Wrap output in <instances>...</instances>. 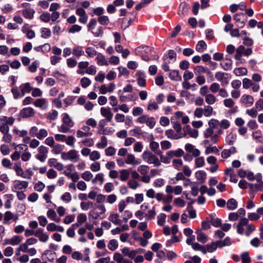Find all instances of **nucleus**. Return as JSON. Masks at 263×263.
I'll return each instance as SVG.
<instances>
[{
	"label": "nucleus",
	"mask_w": 263,
	"mask_h": 263,
	"mask_svg": "<svg viewBox=\"0 0 263 263\" xmlns=\"http://www.w3.org/2000/svg\"><path fill=\"white\" fill-rule=\"evenodd\" d=\"M12 132L15 134L16 136H17L20 137H24L27 136L28 134V132L26 130H20L17 127H15L12 129Z\"/></svg>",
	"instance_id": "4d7b16f0"
},
{
	"label": "nucleus",
	"mask_w": 263,
	"mask_h": 263,
	"mask_svg": "<svg viewBox=\"0 0 263 263\" xmlns=\"http://www.w3.org/2000/svg\"><path fill=\"white\" fill-rule=\"evenodd\" d=\"M23 240V237L20 236L15 235L11 239H8L6 243L16 246L20 244Z\"/></svg>",
	"instance_id": "473e14b6"
},
{
	"label": "nucleus",
	"mask_w": 263,
	"mask_h": 263,
	"mask_svg": "<svg viewBox=\"0 0 263 263\" xmlns=\"http://www.w3.org/2000/svg\"><path fill=\"white\" fill-rule=\"evenodd\" d=\"M246 177L248 180L251 181L255 180L256 181H260L262 178V175L260 173H258L256 175H254L253 173L249 172L247 173Z\"/></svg>",
	"instance_id": "72a5a7b5"
},
{
	"label": "nucleus",
	"mask_w": 263,
	"mask_h": 263,
	"mask_svg": "<svg viewBox=\"0 0 263 263\" xmlns=\"http://www.w3.org/2000/svg\"><path fill=\"white\" fill-rule=\"evenodd\" d=\"M92 177V174L89 171H86L81 174V178L86 181H89Z\"/></svg>",
	"instance_id": "774afa93"
},
{
	"label": "nucleus",
	"mask_w": 263,
	"mask_h": 263,
	"mask_svg": "<svg viewBox=\"0 0 263 263\" xmlns=\"http://www.w3.org/2000/svg\"><path fill=\"white\" fill-rule=\"evenodd\" d=\"M20 89L22 92V96H24L25 93H29L32 90V87L30 84L27 82L21 85Z\"/></svg>",
	"instance_id": "c85d7f7f"
},
{
	"label": "nucleus",
	"mask_w": 263,
	"mask_h": 263,
	"mask_svg": "<svg viewBox=\"0 0 263 263\" xmlns=\"http://www.w3.org/2000/svg\"><path fill=\"white\" fill-rule=\"evenodd\" d=\"M169 77L172 80L175 81H180L182 79L179 71L177 70H171L169 73Z\"/></svg>",
	"instance_id": "2f4dec72"
},
{
	"label": "nucleus",
	"mask_w": 263,
	"mask_h": 263,
	"mask_svg": "<svg viewBox=\"0 0 263 263\" xmlns=\"http://www.w3.org/2000/svg\"><path fill=\"white\" fill-rule=\"evenodd\" d=\"M15 118L13 117L6 116H0V132L9 130V126L12 125L15 122Z\"/></svg>",
	"instance_id": "423d86ee"
},
{
	"label": "nucleus",
	"mask_w": 263,
	"mask_h": 263,
	"mask_svg": "<svg viewBox=\"0 0 263 263\" xmlns=\"http://www.w3.org/2000/svg\"><path fill=\"white\" fill-rule=\"evenodd\" d=\"M35 111L32 107H28L23 108L20 111V116L23 118L33 117Z\"/></svg>",
	"instance_id": "2eb2a0df"
},
{
	"label": "nucleus",
	"mask_w": 263,
	"mask_h": 263,
	"mask_svg": "<svg viewBox=\"0 0 263 263\" xmlns=\"http://www.w3.org/2000/svg\"><path fill=\"white\" fill-rule=\"evenodd\" d=\"M33 104L36 107L45 109L48 107V103L46 99L44 98H39L34 101Z\"/></svg>",
	"instance_id": "aec40b11"
},
{
	"label": "nucleus",
	"mask_w": 263,
	"mask_h": 263,
	"mask_svg": "<svg viewBox=\"0 0 263 263\" xmlns=\"http://www.w3.org/2000/svg\"><path fill=\"white\" fill-rule=\"evenodd\" d=\"M137 74L138 76L137 79L138 84L140 86L145 87L146 85V80L145 79L144 74L141 71H138Z\"/></svg>",
	"instance_id": "f704fd0d"
},
{
	"label": "nucleus",
	"mask_w": 263,
	"mask_h": 263,
	"mask_svg": "<svg viewBox=\"0 0 263 263\" xmlns=\"http://www.w3.org/2000/svg\"><path fill=\"white\" fill-rule=\"evenodd\" d=\"M173 166L176 170L180 171L183 167V161L180 159H174L172 161Z\"/></svg>",
	"instance_id": "49530a36"
},
{
	"label": "nucleus",
	"mask_w": 263,
	"mask_h": 263,
	"mask_svg": "<svg viewBox=\"0 0 263 263\" xmlns=\"http://www.w3.org/2000/svg\"><path fill=\"white\" fill-rule=\"evenodd\" d=\"M58 116V112L55 110H51L46 115V118L50 121L55 120Z\"/></svg>",
	"instance_id": "6e6d98bb"
},
{
	"label": "nucleus",
	"mask_w": 263,
	"mask_h": 263,
	"mask_svg": "<svg viewBox=\"0 0 263 263\" xmlns=\"http://www.w3.org/2000/svg\"><path fill=\"white\" fill-rule=\"evenodd\" d=\"M220 65L224 70L229 71L232 69V61L226 58L222 61Z\"/></svg>",
	"instance_id": "393cba45"
},
{
	"label": "nucleus",
	"mask_w": 263,
	"mask_h": 263,
	"mask_svg": "<svg viewBox=\"0 0 263 263\" xmlns=\"http://www.w3.org/2000/svg\"><path fill=\"white\" fill-rule=\"evenodd\" d=\"M125 163L127 164L137 165L140 164V159H137L132 154H127L125 159Z\"/></svg>",
	"instance_id": "4468645a"
},
{
	"label": "nucleus",
	"mask_w": 263,
	"mask_h": 263,
	"mask_svg": "<svg viewBox=\"0 0 263 263\" xmlns=\"http://www.w3.org/2000/svg\"><path fill=\"white\" fill-rule=\"evenodd\" d=\"M254 100L252 96L249 95H243L240 99V102L246 106H251L254 103Z\"/></svg>",
	"instance_id": "6ab92c4d"
},
{
	"label": "nucleus",
	"mask_w": 263,
	"mask_h": 263,
	"mask_svg": "<svg viewBox=\"0 0 263 263\" xmlns=\"http://www.w3.org/2000/svg\"><path fill=\"white\" fill-rule=\"evenodd\" d=\"M203 115L205 117H211L213 113V108L210 105H206L202 108Z\"/></svg>",
	"instance_id": "3c124183"
},
{
	"label": "nucleus",
	"mask_w": 263,
	"mask_h": 263,
	"mask_svg": "<svg viewBox=\"0 0 263 263\" xmlns=\"http://www.w3.org/2000/svg\"><path fill=\"white\" fill-rule=\"evenodd\" d=\"M209 127L206 129L204 133V137L205 138H210V141L212 143H217L221 135L223 134L222 129H227L230 126V123L227 119H223L220 122L217 120L212 119L208 122Z\"/></svg>",
	"instance_id": "f257e3e1"
},
{
	"label": "nucleus",
	"mask_w": 263,
	"mask_h": 263,
	"mask_svg": "<svg viewBox=\"0 0 263 263\" xmlns=\"http://www.w3.org/2000/svg\"><path fill=\"white\" fill-rule=\"evenodd\" d=\"M108 220L114 224L118 225L121 222V220L119 218V216L117 214H111L108 217Z\"/></svg>",
	"instance_id": "ea45409f"
},
{
	"label": "nucleus",
	"mask_w": 263,
	"mask_h": 263,
	"mask_svg": "<svg viewBox=\"0 0 263 263\" xmlns=\"http://www.w3.org/2000/svg\"><path fill=\"white\" fill-rule=\"evenodd\" d=\"M192 248L195 251H200L203 254H206L205 248L197 242H194L192 245Z\"/></svg>",
	"instance_id": "e2e57ef3"
},
{
	"label": "nucleus",
	"mask_w": 263,
	"mask_h": 263,
	"mask_svg": "<svg viewBox=\"0 0 263 263\" xmlns=\"http://www.w3.org/2000/svg\"><path fill=\"white\" fill-rule=\"evenodd\" d=\"M204 247L205 248L206 253L207 252L212 253L217 249V245L215 241H213L204 246Z\"/></svg>",
	"instance_id": "864d4df0"
},
{
	"label": "nucleus",
	"mask_w": 263,
	"mask_h": 263,
	"mask_svg": "<svg viewBox=\"0 0 263 263\" xmlns=\"http://www.w3.org/2000/svg\"><path fill=\"white\" fill-rule=\"evenodd\" d=\"M45 259L50 262H53L56 257V253L50 250H47L45 251L43 254Z\"/></svg>",
	"instance_id": "412c9836"
},
{
	"label": "nucleus",
	"mask_w": 263,
	"mask_h": 263,
	"mask_svg": "<svg viewBox=\"0 0 263 263\" xmlns=\"http://www.w3.org/2000/svg\"><path fill=\"white\" fill-rule=\"evenodd\" d=\"M97 64L100 66H108L109 62L105 58V56L101 53L97 54L96 58Z\"/></svg>",
	"instance_id": "5701e85b"
},
{
	"label": "nucleus",
	"mask_w": 263,
	"mask_h": 263,
	"mask_svg": "<svg viewBox=\"0 0 263 263\" xmlns=\"http://www.w3.org/2000/svg\"><path fill=\"white\" fill-rule=\"evenodd\" d=\"M236 138V135L235 133L231 132L229 133L226 138V141L229 145H232L234 143Z\"/></svg>",
	"instance_id": "37998d69"
},
{
	"label": "nucleus",
	"mask_w": 263,
	"mask_h": 263,
	"mask_svg": "<svg viewBox=\"0 0 263 263\" xmlns=\"http://www.w3.org/2000/svg\"><path fill=\"white\" fill-rule=\"evenodd\" d=\"M85 52L87 54V57L88 58H93L97 55L96 50L92 47H88L85 49Z\"/></svg>",
	"instance_id": "5fc2aeb1"
},
{
	"label": "nucleus",
	"mask_w": 263,
	"mask_h": 263,
	"mask_svg": "<svg viewBox=\"0 0 263 263\" xmlns=\"http://www.w3.org/2000/svg\"><path fill=\"white\" fill-rule=\"evenodd\" d=\"M165 135L169 139H178L181 138L177 134L175 133L173 129H169L165 131Z\"/></svg>",
	"instance_id": "de8ad7c7"
},
{
	"label": "nucleus",
	"mask_w": 263,
	"mask_h": 263,
	"mask_svg": "<svg viewBox=\"0 0 263 263\" xmlns=\"http://www.w3.org/2000/svg\"><path fill=\"white\" fill-rule=\"evenodd\" d=\"M215 78L217 81L220 82L222 86H226L229 84L231 77L228 73L217 71L215 74Z\"/></svg>",
	"instance_id": "6e6552de"
},
{
	"label": "nucleus",
	"mask_w": 263,
	"mask_h": 263,
	"mask_svg": "<svg viewBox=\"0 0 263 263\" xmlns=\"http://www.w3.org/2000/svg\"><path fill=\"white\" fill-rule=\"evenodd\" d=\"M35 11L33 8L24 9L22 11V15L27 19L31 20L33 18Z\"/></svg>",
	"instance_id": "bb28decb"
},
{
	"label": "nucleus",
	"mask_w": 263,
	"mask_h": 263,
	"mask_svg": "<svg viewBox=\"0 0 263 263\" xmlns=\"http://www.w3.org/2000/svg\"><path fill=\"white\" fill-rule=\"evenodd\" d=\"M47 217L56 222H60L61 218L57 216L56 212L52 209H49L47 212Z\"/></svg>",
	"instance_id": "7c9ffc66"
},
{
	"label": "nucleus",
	"mask_w": 263,
	"mask_h": 263,
	"mask_svg": "<svg viewBox=\"0 0 263 263\" xmlns=\"http://www.w3.org/2000/svg\"><path fill=\"white\" fill-rule=\"evenodd\" d=\"M236 152V149L234 146H232L229 149H224L221 152V157L224 159H227L232 155L235 154Z\"/></svg>",
	"instance_id": "4be33fe9"
},
{
	"label": "nucleus",
	"mask_w": 263,
	"mask_h": 263,
	"mask_svg": "<svg viewBox=\"0 0 263 263\" xmlns=\"http://www.w3.org/2000/svg\"><path fill=\"white\" fill-rule=\"evenodd\" d=\"M97 25V20L95 18H92L90 20L87 25V29L88 31H91L95 37L102 36L104 32V29L102 27L99 26L96 31H93Z\"/></svg>",
	"instance_id": "39448f33"
},
{
	"label": "nucleus",
	"mask_w": 263,
	"mask_h": 263,
	"mask_svg": "<svg viewBox=\"0 0 263 263\" xmlns=\"http://www.w3.org/2000/svg\"><path fill=\"white\" fill-rule=\"evenodd\" d=\"M215 214H212L207 217V220L215 227H219L221 226V220L215 217Z\"/></svg>",
	"instance_id": "b1692460"
},
{
	"label": "nucleus",
	"mask_w": 263,
	"mask_h": 263,
	"mask_svg": "<svg viewBox=\"0 0 263 263\" xmlns=\"http://www.w3.org/2000/svg\"><path fill=\"white\" fill-rule=\"evenodd\" d=\"M13 169L15 171L16 175L24 179H31L33 176V172L30 169H27L25 172L21 167L20 163H15Z\"/></svg>",
	"instance_id": "7ed1b4c3"
},
{
	"label": "nucleus",
	"mask_w": 263,
	"mask_h": 263,
	"mask_svg": "<svg viewBox=\"0 0 263 263\" xmlns=\"http://www.w3.org/2000/svg\"><path fill=\"white\" fill-rule=\"evenodd\" d=\"M243 13H236L234 15V19L237 23V26L239 28H243L245 25L246 21L242 20V16H243Z\"/></svg>",
	"instance_id": "a878e982"
},
{
	"label": "nucleus",
	"mask_w": 263,
	"mask_h": 263,
	"mask_svg": "<svg viewBox=\"0 0 263 263\" xmlns=\"http://www.w3.org/2000/svg\"><path fill=\"white\" fill-rule=\"evenodd\" d=\"M91 83V80L87 77H83L80 80L81 86L84 88L88 87Z\"/></svg>",
	"instance_id": "338daca9"
},
{
	"label": "nucleus",
	"mask_w": 263,
	"mask_h": 263,
	"mask_svg": "<svg viewBox=\"0 0 263 263\" xmlns=\"http://www.w3.org/2000/svg\"><path fill=\"white\" fill-rule=\"evenodd\" d=\"M28 182L26 181L15 180L14 181L13 191H19L20 190H25L28 187Z\"/></svg>",
	"instance_id": "f8f14e48"
},
{
	"label": "nucleus",
	"mask_w": 263,
	"mask_h": 263,
	"mask_svg": "<svg viewBox=\"0 0 263 263\" xmlns=\"http://www.w3.org/2000/svg\"><path fill=\"white\" fill-rule=\"evenodd\" d=\"M194 72L196 75H201L203 73H206L208 71V69L205 68L202 66H197L194 68Z\"/></svg>",
	"instance_id": "0e129e2a"
},
{
	"label": "nucleus",
	"mask_w": 263,
	"mask_h": 263,
	"mask_svg": "<svg viewBox=\"0 0 263 263\" xmlns=\"http://www.w3.org/2000/svg\"><path fill=\"white\" fill-rule=\"evenodd\" d=\"M97 21L102 26H107L110 24V20L107 15H102L98 17Z\"/></svg>",
	"instance_id": "58836bf2"
},
{
	"label": "nucleus",
	"mask_w": 263,
	"mask_h": 263,
	"mask_svg": "<svg viewBox=\"0 0 263 263\" xmlns=\"http://www.w3.org/2000/svg\"><path fill=\"white\" fill-rule=\"evenodd\" d=\"M240 258L242 263H251V258L248 252H245L241 253Z\"/></svg>",
	"instance_id": "69168bd1"
},
{
	"label": "nucleus",
	"mask_w": 263,
	"mask_h": 263,
	"mask_svg": "<svg viewBox=\"0 0 263 263\" xmlns=\"http://www.w3.org/2000/svg\"><path fill=\"white\" fill-rule=\"evenodd\" d=\"M62 124L58 127L59 132L63 133H67L70 129L74 125V122L71 118L67 113L62 115Z\"/></svg>",
	"instance_id": "f03ea898"
},
{
	"label": "nucleus",
	"mask_w": 263,
	"mask_h": 263,
	"mask_svg": "<svg viewBox=\"0 0 263 263\" xmlns=\"http://www.w3.org/2000/svg\"><path fill=\"white\" fill-rule=\"evenodd\" d=\"M116 86L114 83H110L108 86L102 85L99 88L100 93L102 95L107 92H112L115 89Z\"/></svg>",
	"instance_id": "a211bd4d"
},
{
	"label": "nucleus",
	"mask_w": 263,
	"mask_h": 263,
	"mask_svg": "<svg viewBox=\"0 0 263 263\" xmlns=\"http://www.w3.org/2000/svg\"><path fill=\"white\" fill-rule=\"evenodd\" d=\"M72 53L77 58H79L81 55L83 54L84 51L82 47L77 46L73 48Z\"/></svg>",
	"instance_id": "a19ab883"
},
{
	"label": "nucleus",
	"mask_w": 263,
	"mask_h": 263,
	"mask_svg": "<svg viewBox=\"0 0 263 263\" xmlns=\"http://www.w3.org/2000/svg\"><path fill=\"white\" fill-rule=\"evenodd\" d=\"M101 115L105 118L107 122H110L112 120L113 114L109 108L102 107L100 109Z\"/></svg>",
	"instance_id": "f3484780"
},
{
	"label": "nucleus",
	"mask_w": 263,
	"mask_h": 263,
	"mask_svg": "<svg viewBox=\"0 0 263 263\" xmlns=\"http://www.w3.org/2000/svg\"><path fill=\"white\" fill-rule=\"evenodd\" d=\"M196 233L197 234V240L198 241L204 243L208 240L207 235L203 233L201 230H198Z\"/></svg>",
	"instance_id": "c756f323"
},
{
	"label": "nucleus",
	"mask_w": 263,
	"mask_h": 263,
	"mask_svg": "<svg viewBox=\"0 0 263 263\" xmlns=\"http://www.w3.org/2000/svg\"><path fill=\"white\" fill-rule=\"evenodd\" d=\"M107 139L106 137L103 136L101 137L100 142L97 144V147L98 148L102 149L105 148L107 145Z\"/></svg>",
	"instance_id": "bf43d9fd"
},
{
	"label": "nucleus",
	"mask_w": 263,
	"mask_h": 263,
	"mask_svg": "<svg viewBox=\"0 0 263 263\" xmlns=\"http://www.w3.org/2000/svg\"><path fill=\"white\" fill-rule=\"evenodd\" d=\"M13 213L9 211L6 212L4 215L3 224H9L10 220L12 219Z\"/></svg>",
	"instance_id": "09e8293b"
},
{
	"label": "nucleus",
	"mask_w": 263,
	"mask_h": 263,
	"mask_svg": "<svg viewBox=\"0 0 263 263\" xmlns=\"http://www.w3.org/2000/svg\"><path fill=\"white\" fill-rule=\"evenodd\" d=\"M11 92L13 95V98L14 99H18V98L22 97V92L19 90L17 87H14L12 88L11 90Z\"/></svg>",
	"instance_id": "680f3d73"
},
{
	"label": "nucleus",
	"mask_w": 263,
	"mask_h": 263,
	"mask_svg": "<svg viewBox=\"0 0 263 263\" xmlns=\"http://www.w3.org/2000/svg\"><path fill=\"white\" fill-rule=\"evenodd\" d=\"M76 14L79 16V22L83 24H86L88 16L85 10L82 8H77L76 10Z\"/></svg>",
	"instance_id": "9b49d317"
},
{
	"label": "nucleus",
	"mask_w": 263,
	"mask_h": 263,
	"mask_svg": "<svg viewBox=\"0 0 263 263\" xmlns=\"http://www.w3.org/2000/svg\"><path fill=\"white\" fill-rule=\"evenodd\" d=\"M136 122L140 123H145L150 128H153L156 124L155 119L153 117H149L147 115H142L136 120Z\"/></svg>",
	"instance_id": "1a4fd4ad"
},
{
	"label": "nucleus",
	"mask_w": 263,
	"mask_h": 263,
	"mask_svg": "<svg viewBox=\"0 0 263 263\" xmlns=\"http://www.w3.org/2000/svg\"><path fill=\"white\" fill-rule=\"evenodd\" d=\"M98 182H100V184L102 185L104 182V174L102 173H98L96 175L95 177L92 180V183L96 184Z\"/></svg>",
	"instance_id": "a18cd8bd"
},
{
	"label": "nucleus",
	"mask_w": 263,
	"mask_h": 263,
	"mask_svg": "<svg viewBox=\"0 0 263 263\" xmlns=\"http://www.w3.org/2000/svg\"><path fill=\"white\" fill-rule=\"evenodd\" d=\"M61 158L65 161L69 160L76 162L80 160V156L78 151L75 149H71L68 152L62 153Z\"/></svg>",
	"instance_id": "0eeeda50"
},
{
	"label": "nucleus",
	"mask_w": 263,
	"mask_h": 263,
	"mask_svg": "<svg viewBox=\"0 0 263 263\" xmlns=\"http://www.w3.org/2000/svg\"><path fill=\"white\" fill-rule=\"evenodd\" d=\"M108 248L112 251L116 250L118 247V243L116 239H111L109 240L108 245Z\"/></svg>",
	"instance_id": "13d9d810"
},
{
	"label": "nucleus",
	"mask_w": 263,
	"mask_h": 263,
	"mask_svg": "<svg viewBox=\"0 0 263 263\" xmlns=\"http://www.w3.org/2000/svg\"><path fill=\"white\" fill-rule=\"evenodd\" d=\"M142 159L148 164H153L155 166H159L161 162L158 157L149 151H145L142 155Z\"/></svg>",
	"instance_id": "20e7f679"
},
{
	"label": "nucleus",
	"mask_w": 263,
	"mask_h": 263,
	"mask_svg": "<svg viewBox=\"0 0 263 263\" xmlns=\"http://www.w3.org/2000/svg\"><path fill=\"white\" fill-rule=\"evenodd\" d=\"M65 168L66 170L64 172V174L67 177H69L72 173V172L75 170L74 166L72 164H69L67 165Z\"/></svg>",
	"instance_id": "603ef678"
},
{
	"label": "nucleus",
	"mask_w": 263,
	"mask_h": 263,
	"mask_svg": "<svg viewBox=\"0 0 263 263\" xmlns=\"http://www.w3.org/2000/svg\"><path fill=\"white\" fill-rule=\"evenodd\" d=\"M9 130L0 132L3 134L2 141L5 143H9L12 140V136L9 133Z\"/></svg>",
	"instance_id": "8fccbe9b"
},
{
	"label": "nucleus",
	"mask_w": 263,
	"mask_h": 263,
	"mask_svg": "<svg viewBox=\"0 0 263 263\" xmlns=\"http://www.w3.org/2000/svg\"><path fill=\"white\" fill-rule=\"evenodd\" d=\"M48 149L45 146H40L37 148V153L35 155V158L41 162L45 161L47 158Z\"/></svg>",
	"instance_id": "9d476101"
},
{
	"label": "nucleus",
	"mask_w": 263,
	"mask_h": 263,
	"mask_svg": "<svg viewBox=\"0 0 263 263\" xmlns=\"http://www.w3.org/2000/svg\"><path fill=\"white\" fill-rule=\"evenodd\" d=\"M119 178L122 181H126L128 179L130 175L129 171L127 169L121 170L119 171Z\"/></svg>",
	"instance_id": "c9c22d12"
},
{
	"label": "nucleus",
	"mask_w": 263,
	"mask_h": 263,
	"mask_svg": "<svg viewBox=\"0 0 263 263\" xmlns=\"http://www.w3.org/2000/svg\"><path fill=\"white\" fill-rule=\"evenodd\" d=\"M248 219L246 218H241L236 226L237 232L239 234H243L245 232Z\"/></svg>",
	"instance_id": "ddd939ff"
},
{
	"label": "nucleus",
	"mask_w": 263,
	"mask_h": 263,
	"mask_svg": "<svg viewBox=\"0 0 263 263\" xmlns=\"http://www.w3.org/2000/svg\"><path fill=\"white\" fill-rule=\"evenodd\" d=\"M247 72H248L247 69L244 67L236 68L233 70V73L236 76H245L247 74Z\"/></svg>",
	"instance_id": "c03bdc74"
},
{
	"label": "nucleus",
	"mask_w": 263,
	"mask_h": 263,
	"mask_svg": "<svg viewBox=\"0 0 263 263\" xmlns=\"http://www.w3.org/2000/svg\"><path fill=\"white\" fill-rule=\"evenodd\" d=\"M159 144L158 142L155 141H152L149 143V148L152 151L154 152L155 154L157 155V152H161L159 149Z\"/></svg>",
	"instance_id": "052dcab7"
},
{
	"label": "nucleus",
	"mask_w": 263,
	"mask_h": 263,
	"mask_svg": "<svg viewBox=\"0 0 263 263\" xmlns=\"http://www.w3.org/2000/svg\"><path fill=\"white\" fill-rule=\"evenodd\" d=\"M238 205L237 202L234 198L230 199L227 202V206L230 210H234L237 208Z\"/></svg>",
	"instance_id": "79ce46f5"
},
{
	"label": "nucleus",
	"mask_w": 263,
	"mask_h": 263,
	"mask_svg": "<svg viewBox=\"0 0 263 263\" xmlns=\"http://www.w3.org/2000/svg\"><path fill=\"white\" fill-rule=\"evenodd\" d=\"M195 176L199 183L204 182L206 178V173L203 171H198L196 172Z\"/></svg>",
	"instance_id": "e433bc0d"
},
{
	"label": "nucleus",
	"mask_w": 263,
	"mask_h": 263,
	"mask_svg": "<svg viewBox=\"0 0 263 263\" xmlns=\"http://www.w3.org/2000/svg\"><path fill=\"white\" fill-rule=\"evenodd\" d=\"M244 46L242 45L239 46L236 50V53L234 55L235 60L240 61V63H243V61L241 60V57L244 55Z\"/></svg>",
	"instance_id": "cd10ccee"
},
{
	"label": "nucleus",
	"mask_w": 263,
	"mask_h": 263,
	"mask_svg": "<svg viewBox=\"0 0 263 263\" xmlns=\"http://www.w3.org/2000/svg\"><path fill=\"white\" fill-rule=\"evenodd\" d=\"M217 101V98L212 93H209L205 97V101L208 105H213Z\"/></svg>",
	"instance_id": "4c0bfd02"
},
{
	"label": "nucleus",
	"mask_w": 263,
	"mask_h": 263,
	"mask_svg": "<svg viewBox=\"0 0 263 263\" xmlns=\"http://www.w3.org/2000/svg\"><path fill=\"white\" fill-rule=\"evenodd\" d=\"M113 259L117 263H133L132 260L124 258L123 255L119 252L114 253Z\"/></svg>",
	"instance_id": "dca6fc26"
}]
</instances>
